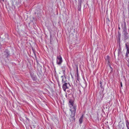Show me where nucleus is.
I'll list each match as a JSON object with an SVG mask.
<instances>
[{
  "label": "nucleus",
  "mask_w": 129,
  "mask_h": 129,
  "mask_svg": "<svg viewBox=\"0 0 129 129\" xmlns=\"http://www.w3.org/2000/svg\"><path fill=\"white\" fill-rule=\"evenodd\" d=\"M58 84L59 86H60V85H59V83H58Z\"/></svg>",
  "instance_id": "nucleus-22"
},
{
  "label": "nucleus",
  "mask_w": 129,
  "mask_h": 129,
  "mask_svg": "<svg viewBox=\"0 0 129 129\" xmlns=\"http://www.w3.org/2000/svg\"><path fill=\"white\" fill-rule=\"evenodd\" d=\"M28 120V119L26 118Z\"/></svg>",
  "instance_id": "nucleus-26"
},
{
  "label": "nucleus",
  "mask_w": 129,
  "mask_h": 129,
  "mask_svg": "<svg viewBox=\"0 0 129 129\" xmlns=\"http://www.w3.org/2000/svg\"><path fill=\"white\" fill-rule=\"evenodd\" d=\"M106 22L108 24L110 22V20L108 18H107L106 19Z\"/></svg>",
  "instance_id": "nucleus-13"
},
{
  "label": "nucleus",
  "mask_w": 129,
  "mask_h": 129,
  "mask_svg": "<svg viewBox=\"0 0 129 129\" xmlns=\"http://www.w3.org/2000/svg\"><path fill=\"white\" fill-rule=\"evenodd\" d=\"M109 67L110 68V69H111V72H112V68L110 65L109 66Z\"/></svg>",
  "instance_id": "nucleus-17"
},
{
  "label": "nucleus",
  "mask_w": 129,
  "mask_h": 129,
  "mask_svg": "<svg viewBox=\"0 0 129 129\" xmlns=\"http://www.w3.org/2000/svg\"><path fill=\"white\" fill-rule=\"evenodd\" d=\"M30 75L33 81H35L36 80L37 78L34 72H31Z\"/></svg>",
  "instance_id": "nucleus-4"
},
{
  "label": "nucleus",
  "mask_w": 129,
  "mask_h": 129,
  "mask_svg": "<svg viewBox=\"0 0 129 129\" xmlns=\"http://www.w3.org/2000/svg\"><path fill=\"white\" fill-rule=\"evenodd\" d=\"M37 66H39V65H40L38 62H37Z\"/></svg>",
  "instance_id": "nucleus-18"
},
{
  "label": "nucleus",
  "mask_w": 129,
  "mask_h": 129,
  "mask_svg": "<svg viewBox=\"0 0 129 129\" xmlns=\"http://www.w3.org/2000/svg\"><path fill=\"white\" fill-rule=\"evenodd\" d=\"M69 103L70 107V111L71 113V117L73 119H75L74 116L76 113V105L74 104L73 101L71 99L69 100Z\"/></svg>",
  "instance_id": "nucleus-1"
},
{
  "label": "nucleus",
  "mask_w": 129,
  "mask_h": 129,
  "mask_svg": "<svg viewBox=\"0 0 129 129\" xmlns=\"http://www.w3.org/2000/svg\"><path fill=\"white\" fill-rule=\"evenodd\" d=\"M120 85H121V87H122V83L121 82H120Z\"/></svg>",
  "instance_id": "nucleus-19"
},
{
  "label": "nucleus",
  "mask_w": 129,
  "mask_h": 129,
  "mask_svg": "<svg viewBox=\"0 0 129 129\" xmlns=\"http://www.w3.org/2000/svg\"><path fill=\"white\" fill-rule=\"evenodd\" d=\"M34 55H35V56H36V54H35V53H34Z\"/></svg>",
  "instance_id": "nucleus-21"
},
{
  "label": "nucleus",
  "mask_w": 129,
  "mask_h": 129,
  "mask_svg": "<svg viewBox=\"0 0 129 129\" xmlns=\"http://www.w3.org/2000/svg\"><path fill=\"white\" fill-rule=\"evenodd\" d=\"M70 86V85L68 82L63 83L62 86V88L63 90L65 91L66 89L68 88Z\"/></svg>",
  "instance_id": "nucleus-2"
},
{
  "label": "nucleus",
  "mask_w": 129,
  "mask_h": 129,
  "mask_svg": "<svg viewBox=\"0 0 129 129\" xmlns=\"http://www.w3.org/2000/svg\"><path fill=\"white\" fill-rule=\"evenodd\" d=\"M129 54V49L128 50H127V52H126V55H128V54Z\"/></svg>",
  "instance_id": "nucleus-16"
},
{
  "label": "nucleus",
  "mask_w": 129,
  "mask_h": 129,
  "mask_svg": "<svg viewBox=\"0 0 129 129\" xmlns=\"http://www.w3.org/2000/svg\"><path fill=\"white\" fill-rule=\"evenodd\" d=\"M127 129H129V126H126Z\"/></svg>",
  "instance_id": "nucleus-20"
},
{
  "label": "nucleus",
  "mask_w": 129,
  "mask_h": 129,
  "mask_svg": "<svg viewBox=\"0 0 129 129\" xmlns=\"http://www.w3.org/2000/svg\"><path fill=\"white\" fill-rule=\"evenodd\" d=\"M100 87L101 88V90L103 91L104 90V88L102 86V82L101 81H100Z\"/></svg>",
  "instance_id": "nucleus-9"
},
{
  "label": "nucleus",
  "mask_w": 129,
  "mask_h": 129,
  "mask_svg": "<svg viewBox=\"0 0 129 129\" xmlns=\"http://www.w3.org/2000/svg\"><path fill=\"white\" fill-rule=\"evenodd\" d=\"M83 0H78L79 5H80V6L81 5V3H82V1Z\"/></svg>",
  "instance_id": "nucleus-12"
},
{
  "label": "nucleus",
  "mask_w": 129,
  "mask_h": 129,
  "mask_svg": "<svg viewBox=\"0 0 129 129\" xmlns=\"http://www.w3.org/2000/svg\"><path fill=\"white\" fill-rule=\"evenodd\" d=\"M65 74L63 76H61V78H62V83H64L68 82V81L66 79V78L65 76Z\"/></svg>",
  "instance_id": "nucleus-5"
},
{
  "label": "nucleus",
  "mask_w": 129,
  "mask_h": 129,
  "mask_svg": "<svg viewBox=\"0 0 129 129\" xmlns=\"http://www.w3.org/2000/svg\"><path fill=\"white\" fill-rule=\"evenodd\" d=\"M4 53L6 56H8L10 54L9 51L8 49H6L4 51Z\"/></svg>",
  "instance_id": "nucleus-6"
},
{
  "label": "nucleus",
  "mask_w": 129,
  "mask_h": 129,
  "mask_svg": "<svg viewBox=\"0 0 129 129\" xmlns=\"http://www.w3.org/2000/svg\"><path fill=\"white\" fill-rule=\"evenodd\" d=\"M119 29H120V27H119Z\"/></svg>",
  "instance_id": "nucleus-23"
},
{
  "label": "nucleus",
  "mask_w": 129,
  "mask_h": 129,
  "mask_svg": "<svg viewBox=\"0 0 129 129\" xmlns=\"http://www.w3.org/2000/svg\"><path fill=\"white\" fill-rule=\"evenodd\" d=\"M83 115H82V116H81V117H80V118L79 120V122L80 124H81L82 122V120H83Z\"/></svg>",
  "instance_id": "nucleus-8"
},
{
  "label": "nucleus",
  "mask_w": 129,
  "mask_h": 129,
  "mask_svg": "<svg viewBox=\"0 0 129 129\" xmlns=\"http://www.w3.org/2000/svg\"><path fill=\"white\" fill-rule=\"evenodd\" d=\"M77 76H78V67H77Z\"/></svg>",
  "instance_id": "nucleus-15"
},
{
  "label": "nucleus",
  "mask_w": 129,
  "mask_h": 129,
  "mask_svg": "<svg viewBox=\"0 0 129 129\" xmlns=\"http://www.w3.org/2000/svg\"><path fill=\"white\" fill-rule=\"evenodd\" d=\"M123 35L125 40H127L128 39V33H127L126 32L124 31L123 33Z\"/></svg>",
  "instance_id": "nucleus-7"
},
{
  "label": "nucleus",
  "mask_w": 129,
  "mask_h": 129,
  "mask_svg": "<svg viewBox=\"0 0 129 129\" xmlns=\"http://www.w3.org/2000/svg\"><path fill=\"white\" fill-rule=\"evenodd\" d=\"M126 58L128 62V64H127V66L129 68V57H126Z\"/></svg>",
  "instance_id": "nucleus-11"
},
{
  "label": "nucleus",
  "mask_w": 129,
  "mask_h": 129,
  "mask_svg": "<svg viewBox=\"0 0 129 129\" xmlns=\"http://www.w3.org/2000/svg\"><path fill=\"white\" fill-rule=\"evenodd\" d=\"M2 1H4V0H2Z\"/></svg>",
  "instance_id": "nucleus-25"
},
{
  "label": "nucleus",
  "mask_w": 129,
  "mask_h": 129,
  "mask_svg": "<svg viewBox=\"0 0 129 129\" xmlns=\"http://www.w3.org/2000/svg\"><path fill=\"white\" fill-rule=\"evenodd\" d=\"M108 98V97H107V98Z\"/></svg>",
  "instance_id": "nucleus-24"
},
{
  "label": "nucleus",
  "mask_w": 129,
  "mask_h": 129,
  "mask_svg": "<svg viewBox=\"0 0 129 129\" xmlns=\"http://www.w3.org/2000/svg\"><path fill=\"white\" fill-rule=\"evenodd\" d=\"M56 63L57 64L60 65L62 62V60L61 57H57Z\"/></svg>",
  "instance_id": "nucleus-3"
},
{
  "label": "nucleus",
  "mask_w": 129,
  "mask_h": 129,
  "mask_svg": "<svg viewBox=\"0 0 129 129\" xmlns=\"http://www.w3.org/2000/svg\"><path fill=\"white\" fill-rule=\"evenodd\" d=\"M126 124V126H129V122L128 120H125Z\"/></svg>",
  "instance_id": "nucleus-10"
},
{
  "label": "nucleus",
  "mask_w": 129,
  "mask_h": 129,
  "mask_svg": "<svg viewBox=\"0 0 129 129\" xmlns=\"http://www.w3.org/2000/svg\"><path fill=\"white\" fill-rule=\"evenodd\" d=\"M125 46L126 47V48L127 50L129 49V45H128L126 44H125Z\"/></svg>",
  "instance_id": "nucleus-14"
}]
</instances>
